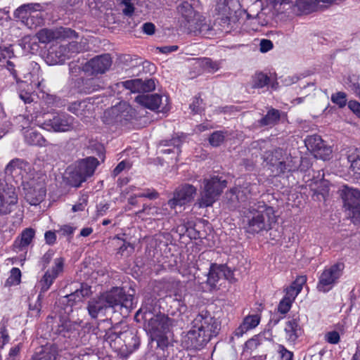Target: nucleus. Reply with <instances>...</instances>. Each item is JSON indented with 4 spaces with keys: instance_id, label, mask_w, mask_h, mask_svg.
Here are the masks:
<instances>
[{
    "instance_id": "nucleus-44",
    "label": "nucleus",
    "mask_w": 360,
    "mask_h": 360,
    "mask_svg": "<svg viewBox=\"0 0 360 360\" xmlns=\"http://www.w3.org/2000/svg\"><path fill=\"white\" fill-rule=\"evenodd\" d=\"M167 207H169L167 203L164 204L161 207H153L150 208V212H147V214L156 217L158 219L162 218L171 214Z\"/></svg>"
},
{
    "instance_id": "nucleus-29",
    "label": "nucleus",
    "mask_w": 360,
    "mask_h": 360,
    "mask_svg": "<svg viewBox=\"0 0 360 360\" xmlns=\"http://www.w3.org/2000/svg\"><path fill=\"white\" fill-rule=\"evenodd\" d=\"M270 82V78L267 75L258 72L255 73L251 78L250 86L252 89H262Z\"/></svg>"
},
{
    "instance_id": "nucleus-27",
    "label": "nucleus",
    "mask_w": 360,
    "mask_h": 360,
    "mask_svg": "<svg viewBox=\"0 0 360 360\" xmlns=\"http://www.w3.org/2000/svg\"><path fill=\"white\" fill-rule=\"evenodd\" d=\"M42 10L43 6L39 4H26L20 6L14 11V16L26 25L27 19L34 11Z\"/></svg>"
},
{
    "instance_id": "nucleus-24",
    "label": "nucleus",
    "mask_w": 360,
    "mask_h": 360,
    "mask_svg": "<svg viewBox=\"0 0 360 360\" xmlns=\"http://www.w3.org/2000/svg\"><path fill=\"white\" fill-rule=\"evenodd\" d=\"M35 236V230L32 228H26L18 236L13 245L15 252L26 250L32 243Z\"/></svg>"
},
{
    "instance_id": "nucleus-13",
    "label": "nucleus",
    "mask_w": 360,
    "mask_h": 360,
    "mask_svg": "<svg viewBox=\"0 0 360 360\" xmlns=\"http://www.w3.org/2000/svg\"><path fill=\"white\" fill-rule=\"evenodd\" d=\"M196 193V188L188 184L178 186L173 194V198L168 200L167 205L171 210L177 207H182L191 202Z\"/></svg>"
},
{
    "instance_id": "nucleus-25",
    "label": "nucleus",
    "mask_w": 360,
    "mask_h": 360,
    "mask_svg": "<svg viewBox=\"0 0 360 360\" xmlns=\"http://www.w3.org/2000/svg\"><path fill=\"white\" fill-rule=\"evenodd\" d=\"M344 202V207H349L360 205V191L344 186L340 194Z\"/></svg>"
},
{
    "instance_id": "nucleus-43",
    "label": "nucleus",
    "mask_w": 360,
    "mask_h": 360,
    "mask_svg": "<svg viewBox=\"0 0 360 360\" xmlns=\"http://www.w3.org/2000/svg\"><path fill=\"white\" fill-rule=\"evenodd\" d=\"M31 75V82L30 86L31 89L34 88L39 90L40 91H44V85L43 84L44 79L40 78L39 77V68H37L36 71L30 73Z\"/></svg>"
},
{
    "instance_id": "nucleus-22",
    "label": "nucleus",
    "mask_w": 360,
    "mask_h": 360,
    "mask_svg": "<svg viewBox=\"0 0 360 360\" xmlns=\"http://www.w3.org/2000/svg\"><path fill=\"white\" fill-rule=\"evenodd\" d=\"M285 339L288 342L295 343L302 336L303 329L298 318H293L285 323L284 328Z\"/></svg>"
},
{
    "instance_id": "nucleus-16",
    "label": "nucleus",
    "mask_w": 360,
    "mask_h": 360,
    "mask_svg": "<svg viewBox=\"0 0 360 360\" xmlns=\"http://www.w3.org/2000/svg\"><path fill=\"white\" fill-rule=\"evenodd\" d=\"M233 272L226 265L212 264L207 275V282L212 288H216L222 280L232 281Z\"/></svg>"
},
{
    "instance_id": "nucleus-53",
    "label": "nucleus",
    "mask_w": 360,
    "mask_h": 360,
    "mask_svg": "<svg viewBox=\"0 0 360 360\" xmlns=\"http://www.w3.org/2000/svg\"><path fill=\"white\" fill-rule=\"evenodd\" d=\"M134 251V246L126 241L123 242V244L117 250V254L122 256H129Z\"/></svg>"
},
{
    "instance_id": "nucleus-40",
    "label": "nucleus",
    "mask_w": 360,
    "mask_h": 360,
    "mask_svg": "<svg viewBox=\"0 0 360 360\" xmlns=\"http://www.w3.org/2000/svg\"><path fill=\"white\" fill-rule=\"evenodd\" d=\"M98 80L95 78H90L82 80L83 88L80 90L84 94H91L101 88Z\"/></svg>"
},
{
    "instance_id": "nucleus-52",
    "label": "nucleus",
    "mask_w": 360,
    "mask_h": 360,
    "mask_svg": "<svg viewBox=\"0 0 360 360\" xmlns=\"http://www.w3.org/2000/svg\"><path fill=\"white\" fill-rule=\"evenodd\" d=\"M277 352L280 354L281 360H293V353L288 350L283 345H278Z\"/></svg>"
},
{
    "instance_id": "nucleus-48",
    "label": "nucleus",
    "mask_w": 360,
    "mask_h": 360,
    "mask_svg": "<svg viewBox=\"0 0 360 360\" xmlns=\"http://www.w3.org/2000/svg\"><path fill=\"white\" fill-rule=\"evenodd\" d=\"M345 209L347 211L348 217L351 219L353 223L360 222V205H354Z\"/></svg>"
},
{
    "instance_id": "nucleus-10",
    "label": "nucleus",
    "mask_w": 360,
    "mask_h": 360,
    "mask_svg": "<svg viewBox=\"0 0 360 360\" xmlns=\"http://www.w3.org/2000/svg\"><path fill=\"white\" fill-rule=\"evenodd\" d=\"M105 116H108L111 118L108 124L115 122L124 125L136 117V111L130 105L123 102L105 111Z\"/></svg>"
},
{
    "instance_id": "nucleus-34",
    "label": "nucleus",
    "mask_w": 360,
    "mask_h": 360,
    "mask_svg": "<svg viewBox=\"0 0 360 360\" xmlns=\"http://www.w3.org/2000/svg\"><path fill=\"white\" fill-rule=\"evenodd\" d=\"M333 0H296L297 5L307 11H313L318 8L319 4L330 3Z\"/></svg>"
},
{
    "instance_id": "nucleus-30",
    "label": "nucleus",
    "mask_w": 360,
    "mask_h": 360,
    "mask_svg": "<svg viewBox=\"0 0 360 360\" xmlns=\"http://www.w3.org/2000/svg\"><path fill=\"white\" fill-rule=\"evenodd\" d=\"M300 165V160L297 158L288 157L284 159L283 164H280L279 172L280 174H283L286 172H292L298 169Z\"/></svg>"
},
{
    "instance_id": "nucleus-21",
    "label": "nucleus",
    "mask_w": 360,
    "mask_h": 360,
    "mask_svg": "<svg viewBox=\"0 0 360 360\" xmlns=\"http://www.w3.org/2000/svg\"><path fill=\"white\" fill-rule=\"evenodd\" d=\"M68 111L82 119L89 117L93 114L94 105L90 99L77 101L71 103L68 107Z\"/></svg>"
},
{
    "instance_id": "nucleus-19",
    "label": "nucleus",
    "mask_w": 360,
    "mask_h": 360,
    "mask_svg": "<svg viewBox=\"0 0 360 360\" xmlns=\"http://www.w3.org/2000/svg\"><path fill=\"white\" fill-rule=\"evenodd\" d=\"M259 192L257 184L245 183L240 187H236L231 189L230 193L235 195L236 199L240 202H245L256 195Z\"/></svg>"
},
{
    "instance_id": "nucleus-2",
    "label": "nucleus",
    "mask_w": 360,
    "mask_h": 360,
    "mask_svg": "<svg viewBox=\"0 0 360 360\" xmlns=\"http://www.w3.org/2000/svg\"><path fill=\"white\" fill-rule=\"evenodd\" d=\"M275 222L274 208L263 201L254 202L243 212L244 229L252 234L271 229V224Z\"/></svg>"
},
{
    "instance_id": "nucleus-57",
    "label": "nucleus",
    "mask_w": 360,
    "mask_h": 360,
    "mask_svg": "<svg viewBox=\"0 0 360 360\" xmlns=\"http://www.w3.org/2000/svg\"><path fill=\"white\" fill-rule=\"evenodd\" d=\"M307 278L305 276H298L295 281L290 285L292 288H293L297 292H300L303 285L306 283Z\"/></svg>"
},
{
    "instance_id": "nucleus-7",
    "label": "nucleus",
    "mask_w": 360,
    "mask_h": 360,
    "mask_svg": "<svg viewBox=\"0 0 360 360\" xmlns=\"http://www.w3.org/2000/svg\"><path fill=\"white\" fill-rule=\"evenodd\" d=\"M226 187V181L221 180L218 176L205 179L203 181V188L200 192V197L196 204L199 207L212 206Z\"/></svg>"
},
{
    "instance_id": "nucleus-26",
    "label": "nucleus",
    "mask_w": 360,
    "mask_h": 360,
    "mask_svg": "<svg viewBox=\"0 0 360 360\" xmlns=\"http://www.w3.org/2000/svg\"><path fill=\"white\" fill-rule=\"evenodd\" d=\"M22 134L25 142L30 146H45L46 140L44 137L37 130L30 128H22Z\"/></svg>"
},
{
    "instance_id": "nucleus-37",
    "label": "nucleus",
    "mask_w": 360,
    "mask_h": 360,
    "mask_svg": "<svg viewBox=\"0 0 360 360\" xmlns=\"http://www.w3.org/2000/svg\"><path fill=\"white\" fill-rule=\"evenodd\" d=\"M202 21H205V18L198 13L192 19L189 18V21L186 22L184 25L190 32L193 33L194 34H198V28H200V24Z\"/></svg>"
},
{
    "instance_id": "nucleus-23",
    "label": "nucleus",
    "mask_w": 360,
    "mask_h": 360,
    "mask_svg": "<svg viewBox=\"0 0 360 360\" xmlns=\"http://www.w3.org/2000/svg\"><path fill=\"white\" fill-rule=\"evenodd\" d=\"M91 293V288L86 284H82L79 289H77L74 292L64 296L61 302L67 306L72 307L77 302H80L86 297Z\"/></svg>"
},
{
    "instance_id": "nucleus-61",
    "label": "nucleus",
    "mask_w": 360,
    "mask_h": 360,
    "mask_svg": "<svg viewBox=\"0 0 360 360\" xmlns=\"http://www.w3.org/2000/svg\"><path fill=\"white\" fill-rule=\"evenodd\" d=\"M349 88L355 94V95L360 99V82L358 81H353L349 79L348 83Z\"/></svg>"
},
{
    "instance_id": "nucleus-6",
    "label": "nucleus",
    "mask_w": 360,
    "mask_h": 360,
    "mask_svg": "<svg viewBox=\"0 0 360 360\" xmlns=\"http://www.w3.org/2000/svg\"><path fill=\"white\" fill-rule=\"evenodd\" d=\"M344 269L345 264L342 262L325 266L319 274L316 290L323 293L330 291L339 283Z\"/></svg>"
},
{
    "instance_id": "nucleus-33",
    "label": "nucleus",
    "mask_w": 360,
    "mask_h": 360,
    "mask_svg": "<svg viewBox=\"0 0 360 360\" xmlns=\"http://www.w3.org/2000/svg\"><path fill=\"white\" fill-rule=\"evenodd\" d=\"M178 11L185 20V23L189 21V18L192 19L198 13H196L191 4L188 1L182 2L178 6Z\"/></svg>"
},
{
    "instance_id": "nucleus-17",
    "label": "nucleus",
    "mask_w": 360,
    "mask_h": 360,
    "mask_svg": "<svg viewBox=\"0 0 360 360\" xmlns=\"http://www.w3.org/2000/svg\"><path fill=\"white\" fill-rule=\"evenodd\" d=\"M306 146L317 158L326 160L332 153V149L327 146L320 136L313 135L305 140Z\"/></svg>"
},
{
    "instance_id": "nucleus-64",
    "label": "nucleus",
    "mask_w": 360,
    "mask_h": 360,
    "mask_svg": "<svg viewBox=\"0 0 360 360\" xmlns=\"http://www.w3.org/2000/svg\"><path fill=\"white\" fill-rule=\"evenodd\" d=\"M19 97L25 103H30L32 101V94L28 91L20 89L19 91Z\"/></svg>"
},
{
    "instance_id": "nucleus-20",
    "label": "nucleus",
    "mask_w": 360,
    "mask_h": 360,
    "mask_svg": "<svg viewBox=\"0 0 360 360\" xmlns=\"http://www.w3.org/2000/svg\"><path fill=\"white\" fill-rule=\"evenodd\" d=\"M286 153L281 148H276L273 151H268L264 155V161L269 165L273 172L280 174V164H283Z\"/></svg>"
},
{
    "instance_id": "nucleus-54",
    "label": "nucleus",
    "mask_w": 360,
    "mask_h": 360,
    "mask_svg": "<svg viewBox=\"0 0 360 360\" xmlns=\"http://www.w3.org/2000/svg\"><path fill=\"white\" fill-rule=\"evenodd\" d=\"M202 100L199 97H195L192 103L190 105V108L195 114L200 113L204 109L202 105Z\"/></svg>"
},
{
    "instance_id": "nucleus-39",
    "label": "nucleus",
    "mask_w": 360,
    "mask_h": 360,
    "mask_svg": "<svg viewBox=\"0 0 360 360\" xmlns=\"http://www.w3.org/2000/svg\"><path fill=\"white\" fill-rule=\"evenodd\" d=\"M37 37L41 43L48 44L58 37L57 34L49 29H42L37 33Z\"/></svg>"
},
{
    "instance_id": "nucleus-63",
    "label": "nucleus",
    "mask_w": 360,
    "mask_h": 360,
    "mask_svg": "<svg viewBox=\"0 0 360 360\" xmlns=\"http://www.w3.org/2000/svg\"><path fill=\"white\" fill-rule=\"evenodd\" d=\"M21 277V271L18 268H13L11 271V276L9 279L12 281V282H15L16 283H19L20 281Z\"/></svg>"
},
{
    "instance_id": "nucleus-51",
    "label": "nucleus",
    "mask_w": 360,
    "mask_h": 360,
    "mask_svg": "<svg viewBox=\"0 0 360 360\" xmlns=\"http://www.w3.org/2000/svg\"><path fill=\"white\" fill-rule=\"evenodd\" d=\"M261 341L259 336L255 335L251 339L248 340L245 344V350L253 351L260 345Z\"/></svg>"
},
{
    "instance_id": "nucleus-46",
    "label": "nucleus",
    "mask_w": 360,
    "mask_h": 360,
    "mask_svg": "<svg viewBox=\"0 0 360 360\" xmlns=\"http://www.w3.org/2000/svg\"><path fill=\"white\" fill-rule=\"evenodd\" d=\"M259 316L257 314H255L246 316L244 319L243 323L244 324V327H246V328L249 330L257 327L259 325Z\"/></svg>"
},
{
    "instance_id": "nucleus-31",
    "label": "nucleus",
    "mask_w": 360,
    "mask_h": 360,
    "mask_svg": "<svg viewBox=\"0 0 360 360\" xmlns=\"http://www.w3.org/2000/svg\"><path fill=\"white\" fill-rule=\"evenodd\" d=\"M56 278L49 275V273L45 272L41 280L38 283V287L40 291L38 295V301L43 298L44 294L49 290Z\"/></svg>"
},
{
    "instance_id": "nucleus-58",
    "label": "nucleus",
    "mask_w": 360,
    "mask_h": 360,
    "mask_svg": "<svg viewBox=\"0 0 360 360\" xmlns=\"http://www.w3.org/2000/svg\"><path fill=\"white\" fill-rule=\"evenodd\" d=\"M274 47L273 42L269 39H263L260 41L259 50L262 53H266Z\"/></svg>"
},
{
    "instance_id": "nucleus-45",
    "label": "nucleus",
    "mask_w": 360,
    "mask_h": 360,
    "mask_svg": "<svg viewBox=\"0 0 360 360\" xmlns=\"http://www.w3.org/2000/svg\"><path fill=\"white\" fill-rule=\"evenodd\" d=\"M226 135V132L223 131H216L210 135L209 142L212 146H219L224 142Z\"/></svg>"
},
{
    "instance_id": "nucleus-8",
    "label": "nucleus",
    "mask_w": 360,
    "mask_h": 360,
    "mask_svg": "<svg viewBox=\"0 0 360 360\" xmlns=\"http://www.w3.org/2000/svg\"><path fill=\"white\" fill-rule=\"evenodd\" d=\"M140 315H142L145 326L152 335L165 333L172 325V320L162 314L154 315L150 311L141 309L136 312L135 318L138 319Z\"/></svg>"
},
{
    "instance_id": "nucleus-12",
    "label": "nucleus",
    "mask_w": 360,
    "mask_h": 360,
    "mask_svg": "<svg viewBox=\"0 0 360 360\" xmlns=\"http://www.w3.org/2000/svg\"><path fill=\"white\" fill-rule=\"evenodd\" d=\"M5 174L14 179L25 180L27 176H33L37 172L32 171L30 165L22 159L14 158L11 160L6 166L4 169Z\"/></svg>"
},
{
    "instance_id": "nucleus-47",
    "label": "nucleus",
    "mask_w": 360,
    "mask_h": 360,
    "mask_svg": "<svg viewBox=\"0 0 360 360\" xmlns=\"http://www.w3.org/2000/svg\"><path fill=\"white\" fill-rule=\"evenodd\" d=\"M331 101L339 108H342L347 105V94L342 91L333 94L331 96Z\"/></svg>"
},
{
    "instance_id": "nucleus-14",
    "label": "nucleus",
    "mask_w": 360,
    "mask_h": 360,
    "mask_svg": "<svg viewBox=\"0 0 360 360\" xmlns=\"http://www.w3.org/2000/svg\"><path fill=\"white\" fill-rule=\"evenodd\" d=\"M135 101L141 105L152 110H160V111L166 112L169 110L168 97L165 96L163 101L162 96L158 94L139 95Z\"/></svg>"
},
{
    "instance_id": "nucleus-3",
    "label": "nucleus",
    "mask_w": 360,
    "mask_h": 360,
    "mask_svg": "<svg viewBox=\"0 0 360 360\" xmlns=\"http://www.w3.org/2000/svg\"><path fill=\"white\" fill-rule=\"evenodd\" d=\"M45 174L41 173L34 174L33 176H27L22 184L25 200L31 205H38L46 196Z\"/></svg>"
},
{
    "instance_id": "nucleus-35",
    "label": "nucleus",
    "mask_w": 360,
    "mask_h": 360,
    "mask_svg": "<svg viewBox=\"0 0 360 360\" xmlns=\"http://www.w3.org/2000/svg\"><path fill=\"white\" fill-rule=\"evenodd\" d=\"M60 51L64 53L65 56L70 57L68 53H79L84 50V46L82 42L71 41L67 45H63L59 47Z\"/></svg>"
},
{
    "instance_id": "nucleus-49",
    "label": "nucleus",
    "mask_w": 360,
    "mask_h": 360,
    "mask_svg": "<svg viewBox=\"0 0 360 360\" xmlns=\"http://www.w3.org/2000/svg\"><path fill=\"white\" fill-rule=\"evenodd\" d=\"M138 198H146L150 200L157 199L159 197V193L154 188H145L142 192L136 193Z\"/></svg>"
},
{
    "instance_id": "nucleus-36",
    "label": "nucleus",
    "mask_w": 360,
    "mask_h": 360,
    "mask_svg": "<svg viewBox=\"0 0 360 360\" xmlns=\"http://www.w3.org/2000/svg\"><path fill=\"white\" fill-rule=\"evenodd\" d=\"M40 11H34L27 19L26 25L30 29H35L44 24V18Z\"/></svg>"
},
{
    "instance_id": "nucleus-56",
    "label": "nucleus",
    "mask_w": 360,
    "mask_h": 360,
    "mask_svg": "<svg viewBox=\"0 0 360 360\" xmlns=\"http://www.w3.org/2000/svg\"><path fill=\"white\" fill-rule=\"evenodd\" d=\"M326 340L330 344H338L340 342V337L337 331H330L326 334Z\"/></svg>"
},
{
    "instance_id": "nucleus-28",
    "label": "nucleus",
    "mask_w": 360,
    "mask_h": 360,
    "mask_svg": "<svg viewBox=\"0 0 360 360\" xmlns=\"http://www.w3.org/2000/svg\"><path fill=\"white\" fill-rule=\"evenodd\" d=\"M281 118V112L274 108H270L267 113L257 121L259 127H272L278 123Z\"/></svg>"
},
{
    "instance_id": "nucleus-50",
    "label": "nucleus",
    "mask_w": 360,
    "mask_h": 360,
    "mask_svg": "<svg viewBox=\"0 0 360 360\" xmlns=\"http://www.w3.org/2000/svg\"><path fill=\"white\" fill-rule=\"evenodd\" d=\"M292 302V300L284 296L279 302L278 311L282 314H286L290 310Z\"/></svg>"
},
{
    "instance_id": "nucleus-1",
    "label": "nucleus",
    "mask_w": 360,
    "mask_h": 360,
    "mask_svg": "<svg viewBox=\"0 0 360 360\" xmlns=\"http://www.w3.org/2000/svg\"><path fill=\"white\" fill-rule=\"evenodd\" d=\"M219 329V322L208 311L202 310L193 316L191 328L184 336L182 343L187 349H200L217 335Z\"/></svg>"
},
{
    "instance_id": "nucleus-59",
    "label": "nucleus",
    "mask_w": 360,
    "mask_h": 360,
    "mask_svg": "<svg viewBox=\"0 0 360 360\" xmlns=\"http://www.w3.org/2000/svg\"><path fill=\"white\" fill-rule=\"evenodd\" d=\"M53 255L54 252L53 250H49L43 255L40 261L42 269H45L47 266L52 259Z\"/></svg>"
},
{
    "instance_id": "nucleus-38",
    "label": "nucleus",
    "mask_w": 360,
    "mask_h": 360,
    "mask_svg": "<svg viewBox=\"0 0 360 360\" xmlns=\"http://www.w3.org/2000/svg\"><path fill=\"white\" fill-rule=\"evenodd\" d=\"M112 289H117L120 290L118 302L116 303V306L121 305L122 307H124L126 308H131L133 307V300L134 297L131 295H126L123 291V289L121 288L115 287Z\"/></svg>"
},
{
    "instance_id": "nucleus-18",
    "label": "nucleus",
    "mask_w": 360,
    "mask_h": 360,
    "mask_svg": "<svg viewBox=\"0 0 360 360\" xmlns=\"http://www.w3.org/2000/svg\"><path fill=\"white\" fill-rule=\"evenodd\" d=\"M122 86L131 91V92H149L155 89V81L153 79L142 80L135 79L127 80L121 83Z\"/></svg>"
},
{
    "instance_id": "nucleus-11",
    "label": "nucleus",
    "mask_w": 360,
    "mask_h": 360,
    "mask_svg": "<svg viewBox=\"0 0 360 360\" xmlns=\"http://www.w3.org/2000/svg\"><path fill=\"white\" fill-rule=\"evenodd\" d=\"M17 202L15 187L6 181H0V213L9 214Z\"/></svg>"
},
{
    "instance_id": "nucleus-41",
    "label": "nucleus",
    "mask_w": 360,
    "mask_h": 360,
    "mask_svg": "<svg viewBox=\"0 0 360 360\" xmlns=\"http://www.w3.org/2000/svg\"><path fill=\"white\" fill-rule=\"evenodd\" d=\"M64 262V259L61 257L54 259L52 267L46 272L49 273L50 276L56 278L63 271Z\"/></svg>"
},
{
    "instance_id": "nucleus-32",
    "label": "nucleus",
    "mask_w": 360,
    "mask_h": 360,
    "mask_svg": "<svg viewBox=\"0 0 360 360\" xmlns=\"http://www.w3.org/2000/svg\"><path fill=\"white\" fill-rule=\"evenodd\" d=\"M182 143L181 139L179 136L174 137L170 140H163L160 142V144L164 146H173V148H167L161 150V153L169 154L171 153H179L180 152L179 147Z\"/></svg>"
},
{
    "instance_id": "nucleus-60",
    "label": "nucleus",
    "mask_w": 360,
    "mask_h": 360,
    "mask_svg": "<svg viewBox=\"0 0 360 360\" xmlns=\"http://www.w3.org/2000/svg\"><path fill=\"white\" fill-rule=\"evenodd\" d=\"M165 333H159L154 335L155 340L157 342L158 346L163 349L168 345V339L165 336Z\"/></svg>"
},
{
    "instance_id": "nucleus-9",
    "label": "nucleus",
    "mask_w": 360,
    "mask_h": 360,
    "mask_svg": "<svg viewBox=\"0 0 360 360\" xmlns=\"http://www.w3.org/2000/svg\"><path fill=\"white\" fill-rule=\"evenodd\" d=\"M74 120V117L68 113L60 112L45 120L40 127L49 131L67 132L73 129Z\"/></svg>"
},
{
    "instance_id": "nucleus-4",
    "label": "nucleus",
    "mask_w": 360,
    "mask_h": 360,
    "mask_svg": "<svg viewBox=\"0 0 360 360\" xmlns=\"http://www.w3.org/2000/svg\"><path fill=\"white\" fill-rule=\"evenodd\" d=\"M98 165V160L94 157L79 160L74 166L68 169L69 184L72 186L79 187L94 174Z\"/></svg>"
},
{
    "instance_id": "nucleus-42",
    "label": "nucleus",
    "mask_w": 360,
    "mask_h": 360,
    "mask_svg": "<svg viewBox=\"0 0 360 360\" xmlns=\"http://www.w3.org/2000/svg\"><path fill=\"white\" fill-rule=\"evenodd\" d=\"M198 29V34H201L205 37L210 38L214 34L213 25H212L211 21L207 20L205 18V21H202L200 24V28Z\"/></svg>"
},
{
    "instance_id": "nucleus-55",
    "label": "nucleus",
    "mask_w": 360,
    "mask_h": 360,
    "mask_svg": "<svg viewBox=\"0 0 360 360\" xmlns=\"http://www.w3.org/2000/svg\"><path fill=\"white\" fill-rule=\"evenodd\" d=\"M75 229V227L69 224H65L60 226V229L58 231H56V232L64 236H71L73 234Z\"/></svg>"
},
{
    "instance_id": "nucleus-5",
    "label": "nucleus",
    "mask_w": 360,
    "mask_h": 360,
    "mask_svg": "<svg viewBox=\"0 0 360 360\" xmlns=\"http://www.w3.org/2000/svg\"><path fill=\"white\" fill-rule=\"evenodd\" d=\"M120 292V290L111 289L98 297L91 299L86 307L89 316L92 319H96L98 316H105L108 309L116 306Z\"/></svg>"
},
{
    "instance_id": "nucleus-15",
    "label": "nucleus",
    "mask_w": 360,
    "mask_h": 360,
    "mask_svg": "<svg viewBox=\"0 0 360 360\" xmlns=\"http://www.w3.org/2000/svg\"><path fill=\"white\" fill-rule=\"evenodd\" d=\"M112 60L109 54L97 56L87 61L82 70L89 75L103 74L109 70Z\"/></svg>"
},
{
    "instance_id": "nucleus-62",
    "label": "nucleus",
    "mask_w": 360,
    "mask_h": 360,
    "mask_svg": "<svg viewBox=\"0 0 360 360\" xmlns=\"http://www.w3.org/2000/svg\"><path fill=\"white\" fill-rule=\"evenodd\" d=\"M348 108L360 118V103L356 101H349L348 102Z\"/></svg>"
}]
</instances>
